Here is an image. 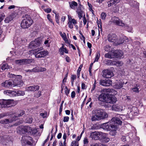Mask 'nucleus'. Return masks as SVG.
Listing matches in <instances>:
<instances>
[{
	"mask_svg": "<svg viewBox=\"0 0 146 146\" xmlns=\"http://www.w3.org/2000/svg\"><path fill=\"white\" fill-rule=\"evenodd\" d=\"M121 63V62H119L118 61H112L111 60V65H117L119 64H120Z\"/></svg>",
	"mask_w": 146,
	"mask_h": 146,
	"instance_id": "nucleus-43",
	"label": "nucleus"
},
{
	"mask_svg": "<svg viewBox=\"0 0 146 146\" xmlns=\"http://www.w3.org/2000/svg\"><path fill=\"white\" fill-rule=\"evenodd\" d=\"M120 0H111L107 2L108 7H110L113 5H115L120 1Z\"/></svg>",
	"mask_w": 146,
	"mask_h": 146,
	"instance_id": "nucleus-24",
	"label": "nucleus"
},
{
	"mask_svg": "<svg viewBox=\"0 0 146 146\" xmlns=\"http://www.w3.org/2000/svg\"><path fill=\"white\" fill-rule=\"evenodd\" d=\"M83 9V6L80 4L79 7H78L77 9L76 12H77L78 17L80 19L82 17V9Z\"/></svg>",
	"mask_w": 146,
	"mask_h": 146,
	"instance_id": "nucleus-21",
	"label": "nucleus"
},
{
	"mask_svg": "<svg viewBox=\"0 0 146 146\" xmlns=\"http://www.w3.org/2000/svg\"><path fill=\"white\" fill-rule=\"evenodd\" d=\"M108 96V94L102 93L99 96L98 100L102 102L107 103Z\"/></svg>",
	"mask_w": 146,
	"mask_h": 146,
	"instance_id": "nucleus-14",
	"label": "nucleus"
},
{
	"mask_svg": "<svg viewBox=\"0 0 146 146\" xmlns=\"http://www.w3.org/2000/svg\"><path fill=\"white\" fill-rule=\"evenodd\" d=\"M72 146H78V144L76 141H74L72 142Z\"/></svg>",
	"mask_w": 146,
	"mask_h": 146,
	"instance_id": "nucleus-61",
	"label": "nucleus"
},
{
	"mask_svg": "<svg viewBox=\"0 0 146 146\" xmlns=\"http://www.w3.org/2000/svg\"><path fill=\"white\" fill-rule=\"evenodd\" d=\"M117 128L116 129H114V128H111V130L110 132V134L112 136H114L116 134V129H117Z\"/></svg>",
	"mask_w": 146,
	"mask_h": 146,
	"instance_id": "nucleus-33",
	"label": "nucleus"
},
{
	"mask_svg": "<svg viewBox=\"0 0 146 146\" xmlns=\"http://www.w3.org/2000/svg\"><path fill=\"white\" fill-rule=\"evenodd\" d=\"M33 61L32 59H23V62L24 64H31Z\"/></svg>",
	"mask_w": 146,
	"mask_h": 146,
	"instance_id": "nucleus-34",
	"label": "nucleus"
},
{
	"mask_svg": "<svg viewBox=\"0 0 146 146\" xmlns=\"http://www.w3.org/2000/svg\"><path fill=\"white\" fill-rule=\"evenodd\" d=\"M124 38H121L119 40L117 39V42H116V44L119 45L123 43L124 41Z\"/></svg>",
	"mask_w": 146,
	"mask_h": 146,
	"instance_id": "nucleus-36",
	"label": "nucleus"
},
{
	"mask_svg": "<svg viewBox=\"0 0 146 146\" xmlns=\"http://www.w3.org/2000/svg\"><path fill=\"white\" fill-rule=\"evenodd\" d=\"M104 134L102 132H93L90 133V137L94 140H97L100 138V136L103 135Z\"/></svg>",
	"mask_w": 146,
	"mask_h": 146,
	"instance_id": "nucleus-7",
	"label": "nucleus"
},
{
	"mask_svg": "<svg viewBox=\"0 0 146 146\" xmlns=\"http://www.w3.org/2000/svg\"><path fill=\"white\" fill-rule=\"evenodd\" d=\"M1 86H3L7 88L14 87L13 82H11L9 80H6L5 82L2 83L1 84Z\"/></svg>",
	"mask_w": 146,
	"mask_h": 146,
	"instance_id": "nucleus-16",
	"label": "nucleus"
},
{
	"mask_svg": "<svg viewBox=\"0 0 146 146\" xmlns=\"http://www.w3.org/2000/svg\"><path fill=\"white\" fill-rule=\"evenodd\" d=\"M90 146H106V145L100 143H96L90 145Z\"/></svg>",
	"mask_w": 146,
	"mask_h": 146,
	"instance_id": "nucleus-49",
	"label": "nucleus"
},
{
	"mask_svg": "<svg viewBox=\"0 0 146 146\" xmlns=\"http://www.w3.org/2000/svg\"><path fill=\"white\" fill-rule=\"evenodd\" d=\"M99 83L103 86H109L111 85L112 81L109 80H101Z\"/></svg>",
	"mask_w": 146,
	"mask_h": 146,
	"instance_id": "nucleus-11",
	"label": "nucleus"
},
{
	"mask_svg": "<svg viewBox=\"0 0 146 146\" xmlns=\"http://www.w3.org/2000/svg\"><path fill=\"white\" fill-rule=\"evenodd\" d=\"M69 3L70 7L72 9H75L76 7L78 5L77 3L74 1H72L71 2H69Z\"/></svg>",
	"mask_w": 146,
	"mask_h": 146,
	"instance_id": "nucleus-26",
	"label": "nucleus"
},
{
	"mask_svg": "<svg viewBox=\"0 0 146 146\" xmlns=\"http://www.w3.org/2000/svg\"><path fill=\"white\" fill-rule=\"evenodd\" d=\"M100 56V53L99 52H97L96 55L95 60L94 62H97L98 59H99Z\"/></svg>",
	"mask_w": 146,
	"mask_h": 146,
	"instance_id": "nucleus-42",
	"label": "nucleus"
},
{
	"mask_svg": "<svg viewBox=\"0 0 146 146\" xmlns=\"http://www.w3.org/2000/svg\"><path fill=\"white\" fill-rule=\"evenodd\" d=\"M112 109L115 111H121L124 110V107L117 105H114L113 106Z\"/></svg>",
	"mask_w": 146,
	"mask_h": 146,
	"instance_id": "nucleus-20",
	"label": "nucleus"
},
{
	"mask_svg": "<svg viewBox=\"0 0 146 146\" xmlns=\"http://www.w3.org/2000/svg\"><path fill=\"white\" fill-rule=\"evenodd\" d=\"M117 101V99L115 96L111 95L108 96L107 103L113 104L115 103Z\"/></svg>",
	"mask_w": 146,
	"mask_h": 146,
	"instance_id": "nucleus-15",
	"label": "nucleus"
},
{
	"mask_svg": "<svg viewBox=\"0 0 146 146\" xmlns=\"http://www.w3.org/2000/svg\"><path fill=\"white\" fill-rule=\"evenodd\" d=\"M88 141L87 138H85L84 140V145H86L88 143Z\"/></svg>",
	"mask_w": 146,
	"mask_h": 146,
	"instance_id": "nucleus-62",
	"label": "nucleus"
},
{
	"mask_svg": "<svg viewBox=\"0 0 146 146\" xmlns=\"http://www.w3.org/2000/svg\"><path fill=\"white\" fill-rule=\"evenodd\" d=\"M113 76V72L110 70L106 69L103 71V76L106 78H110Z\"/></svg>",
	"mask_w": 146,
	"mask_h": 146,
	"instance_id": "nucleus-8",
	"label": "nucleus"
},
{
	"mask_svg": "<svg viewBox=\"0 0 146 146\" xmlns=\"http://www.w3.org/2000/svg\"><path fill=\"white\" fill-rule=\"evenodd\" d=\"M13 119H5L4 120L0 121V123L1 124H8L13 121Z\"/></svg>",
	"mask_w": 146,
	"mask_h": 146,
	"instance_id": "nucleus-29",
	"label": "nucleus"
},
{
	"mask_svg": "<svg viewBox=\"0 0 146 146\" xmlns=\"http://www.w3.org/2000/svg\"><path fill=\"white\" fill-rule=\"evenodd\" d=\"M44 11L45 12H46L47 13H48L51 12L52 10L51 9L47 8L46 9H44Z\"/></svg>",
	"mask_w": 146,
	"mask_h": 146,
	"instance_id": "nucleus-63",
	"label": "nucleus"
},
{
	"mask_svg": "<svg viewBox=\"0 0 146 146\" xmlns=\"http://www.w3.org/2000/svg\"><path fill=\"white\" fill-rule=\"evenodd\" d=\"M110 22L113 23L115 25L123 27L125 26L124 23L119 18L115 17H112L111 21Z\"/></svg>",
	"mask_w": 146,
	"mask_h": 146,
	"instance_id": "nucleus-6",
	"label": "nucleus"
},
{
	"mask_svg": "<svg viewBox=\"0 0 146 146\" xmlns=\"http://www.w3.org/2000/svg\"><path fill=\"white\" fill-rule=\"evenodd\" d=\"M51 16L49 14H48L47 15V18L52 23L53 25H54V23L52 22V20L50 19Z\"/></svg>",
	"mask_w": 146,
	"mask_h": 146,
	"instance_id": "nucleus-59",
	"label": "nucleus"
},
{
	"mask_svg": "<svg viewBox=\"0 0 146 146\" xmlns=\"http://www.w3.org/2000/svg\"><path fill=\"white\" fill-rule=\"evenodd\" d=\"M7 77L10 78H15V79L16 78H22V76L20 75H16L12 74H11L10 73L7 74Z\"/></svg>",
	"mask_w": 146,
	"mask_h": 146,
	"instance_id": "nucleus-30",
	"label": "nucleus"
},
{
	"mask_svg": "<svg viewBox=\"0 0 146 146\" xmlns=\"http://www.w3.org/2000/svg\"><path fill=\"white\" fill-rule=\"evenodd\" d=\"M17 96H23L25 94L24 92L21 91H16Z\"/></svg>",
	"mask_w": 146,
	"mask_h": 146,
	"instance_id": "nucleus-39",
	"label": "nucleus"
},
{
	"mask_svg": "<svg viewBox=\"0 0 146 146\" xmlns=\"http://www.w3.org/2000/svg\"><path fill=\"white\" fill-rule=\"evenodd\" d=\"M108 39L109 41L111 42L115 43L117 42V36L114 34H110L108 35Z\"/></svg>",
	"mask_w": 146,
	"mask_h": 146,
	"instance_id": "nucleus-12",
	"label": "nucleus"
},
{
	"mask_svg": "<svg viewBox=\"0 0 146 146\" xmlns=\"http://www.w3.org/2000/svg\"><path fill=\"white\" fill-rule=\"evenodd\" d=\"M130 5L132 6H134L137 7L139 5V3L133 0H131L130 1Z\"/></svg>",
	"mask_w": 146,
	"mask_h": 146,
	"instance_id": "nucleus-31",
	"label": "nucleus"
},
{
	"mask_svg": "<svg viewBox=\"0 0 146 146\" xmlns=\"http://www.w3.org/2000/svg\"><path fill=\"white\" fill-rule=\"evenodd\" d=\"M41 43V39L39 38H37L30 42L29 44V47L31 48H36L40 46Z\"/></svg>",
	"mask_w": 146,
	"mask_h": 146,
	"instance_id": "nucleus-4",
	"label": "nucleus"
},
{
	"mask_svg": "<svg viewBox=\"0 0 146 146\" xmlns=\"http://www.w3.org/2000/svg\"><path fill=\"white\" fill-rule=\"evenodd\" d=\"M21 23V26L23 29L27 28L30 27L33 23V21L30 16L26 15Z\"/></svg>",
	"mask_w": 146,
	"mask_h": 146,
	"instance_id": "nucleus-1",
	"label": "nucleus"
},
{
	"mask_svg": "<svg viewBox=\"0 0 146 146\" xmlns=\"http://www.w3.org/2000/svg\"><path fill=\"white\" fill-rule=\"evenodd\" d=\"M22 78H16L13 81L14 87L15 86L20 87L23 86V83L21 79Z\"/></svg>",
	"mask_w": 146,
	"mask_h": 146,
	"instance_id": "nucleus-9",
	"label": "nucleus"
},
{
	"mask_svg": "<svg viewBox=\"0 0 146 146\" xmlns=\"http://www.w3.org/2000/svg\"><path fill=\"white\" fill-rule=\"evenodd\" d=\"M132 90L133 92L136 93H139V88H138V86L135 87L133 88H132Z\"/></svg>",
	"mask_w": 146,
	"mask_h": 146,
	"instance_id": "nucleus-47",
	"label": "nucleus"
},
{
	"mask_svg": "<svg viewBox=\"0 0 146 146\" xmlns=\"http://www.w3.org/2000/svg\"><path fill=\"white\" fill-rule=\"evenodd\" d=\"M11 67L7 64H3L2 66V69L3 70L10 69Z\"/></svg>",
	"mask_w": 146,
	"mask_h": 146,
	"instance_id": "nucleus-35",
	"label": "nucleus"
},
{
	"mask_svg": "<svg viewBox=\"0 0 146 146\" xmlns=\"http://www.w3.org/2000/svg\"><path fill=\"white\" fill-rule=\"evenodd\" d=\"M26 122L28 123H31L33 121V119L31 117H27L26 119Z\"/></svg>",
	"mask_w": 146,
	"mask_h": 146,
	"instance_id": "nucleus-44",
	"label": "nucleus"
},
{
	"mask_svg": "<svg viewBox=\"0 0 146 146\" xmlns=\"http://www.w3.org/2000/svg\"><path fill=\"white\" fill-rule=\"evenodd\" d=\"M113 52H111V54L110 53H107L105 54V57L106 58H113Z\"/></svg>",
	"mask_w": 146,
	"mask_h": 146,
	"instance_id": "nucleus-37",
	"label": "nucleus"
},
{
	"mask_svg": "<svg viewBox=\"0 0 146 146\" xmlns=\"http://www.w3.org/2000/svg\"><path fill=\"white\" fill-rule=\"evenodd\" d=\"M33 87V91L38 90L39 89V86L38 85H34Z\"/></svg>",
	"mask_w": 146,
	"mask_h": 146,
	"instance_id": "nucleus-50",
	"label": "nucleus"
},
{
	"mask_svg": "<svg viewBox=\"0 0 146 146\" xmlns=\"http://www.w3.org/2000/svg\"><path fill=\"white\" fill-rule=\"evenodd\" d=\"M72 23H73L74 25L77 23V22L74 19H72L70 21Z\"/></svg>",
	"mask_w": 146,
	"mask_h": 146,
	"instance_id": "nucleus-60",
	"label": "nucleus"
},
{
	"mask_svg": "<svg viewBox=\"0 0 146 146\" xmlns=\"http://www.w3.org/2000/svg\"><path fill=\"white\" fill-rule=\"evenodd\" d=\"M111 122L112 124L117 126V124L121 125L122 122L121 121L120 118L117 117H115L111 119Z\"/></svg>",
	"mask_w": 146,
	"mask_h": 146,
	"instance_id": "nucleus-13",
	"label": "nucleus"
},
{
	"mask_svg": "<svg viewBox=\"0 0 146 146\" xmlns=\"http://www.w3.org/2000/svg\"><path fill=\"white\" fill-rule=\"evenodd\" d=\"M106 15L105 13H102L101 14V18L102 19L104 20L106 17Z\"/></svg>",
	"mask_w": 146,
	"mask_h": 146,
	"instance_id": "nucleus-51",
	"label": "nucleus"
},
{
	"mask_svg": "<svg viewBox=\"0 0 146 146\" xmlns=\"http://www.w3.org/2000/svg\"><path fill=\"white\" fill-rule=\"evenodd\" d=\"M4 94H6L7 95H9L11 96H17L16 91H11L7 90V91H4Z\"/></svg>",
	"mask_w": 146,
	"mask_h": 146,
	"instance_id": "nucleus-23",
	"label": "nucleus"
},
{
	"mask_svg": "<svg viewBox=\"0 0 146 146\" xmlns=\"http://www.w3.org/2000/svg\"><path fill=\"white\" fill-rule=\"evenodd\" d=\"M13 100H0V106L1 108H8L12 106Z\"/></svg>",
	"mask_w": 146,
	"mask_h": 146,
	"instance_id": "nucleus-2",
	"label": "nucleus"
},
{
	"mask_svg": "<svg viewBox=\"0 0 146 146\" xmlns=\"http://www.w3.org/2000/svg\"><path fill=\"white\" fill-rule=\"evenodd\" d=\"M95 112V114L93 115L91 117V120L92 121L100 120L98 110H96Z\"/></svg>",
	"mask_w": 146,
	"mask_h": 146,
	"instance_id": "nucleus-22",
	"label": "nucleus"
},
{
	"mask_svg": "<svg viewBox=\"0 0 146 146\" xmlns=\"http://www.w3.org/2000/svg\"><path fill=\"white\" fill-rule=\"evenodd\" d=\"M32 70H32V71L33 72H37L40 71V70H39V68L38 67L34 68Z\"/></svg>",
	"mask_w": 146,
	"mask_h": 146,
	"instance_id": "nucleus-52",
	"label": "nucleus"
},
{
	"mask_svg": "<svg viewBox=\"0 0 146 146\" xmlns=\"http://www.w3.org/2000/svg\"><path fill=\"white\" fill-rule=\"evenodd\" d=\"M21 131H23L24 133L27 132L31 130L30 127L28 126H21L20 127Z\"/></svg>",
	"mask_w": 146,
	"mask_h": 146,
	"instance_id": "nucleus-27",
	"label": "nucleus"
},
{
	"mask_svg": "<svg viewBox=\"0 0 146 146\" xmlns=\"http://www.w3.org/2000/svg\"><path fill=\"white\" fill-rule=\"evenodd\" d=\"M42 49L43 48L42 47H40L39 48V49H38L35 50H32L31 51H32L33 53L35 54V56L36 58H41L43 57L40 52H38L40 50H42Z\"/></svg>",
	"mask_w": 146,
	"mask_h": 146,
	"instance_id": "nucleus-18",
	"label": "nucleus"
},
{
	"mask_svg": "<svg viewBox=\"0 0 146 146\" xmlns=\"http://www.w3.org/2000/svg\"><path fill=\"white\" fill-rule=\"evenodd\" d=\"M124 83L121 82H120L119 83L116 84L114 86V88L116 89H120L123 86Z\"/></svg>",
	"mask_w": 146,
	"mask_h": 146,
	"instance_id": "nucleus-32",
	"label": "nucleus"
},
{
	"mask_svg": "<svg viewBox=\"0 0 146 146\" xmlns=\"http://www.w3.org/2000/svg\"><path fill=\"white\" fill-rule=\"evenodd\" d=\"M41 91H39L38 92L35 93L34 96L35 97L38 98L40 97L41 96Z\"/></svg>",
	"mask_w": 146,
	"mask_h": 146,
	"instance_id": "nucleus-45",
	"label": "nucleus"
},
{
	"mask_svg": "<svg viewBox=\"0 0 146 146\" xmlns=\"http://www.w3.org/2000/svg\"><path fill=\"white\" fill-rule=\"evenodd\" d=\"M127 108V115L129 117L132 118L133 116L135 115L136 113H137V108L132 106H128Z\"/></svg>",
	"mask_w": 146,
	"mask_h": 146,
	"instance_id": "nucleus-3",
	"label": "nucleus"
},
{
	"mask_svg": "<svg viewBox=\"0 0 146 146\" xmlns=\"http://www.w3.org/2000/svg\"><path fill=\"white\" fill-rule=\"evenodd\" d=\"M65 92L67 96L69 93L70 90H68L67 86H66L65 88Z\"/></svg>",
	"mask_w": 146,
	"mask_h": 146,
	"instance_id": "nucleus-55",
	"label": "nucleus"
},
{
	"mask_svg": "<svg viewBox=\"0 0 146 146\" xmlns=\"http://www.w3.org/2000/svg\"><path fill=\"white\" fill-rule=\"evenodd\" d=\"M6 138V137L4 136L2 137H0V143H2L3 144L4 141H6L5 139Z\"/></svg>",
	"mask_w": 146,
	"mask_h": 146,
	"instance_id": "nucleus-46",
	"label": "nucleus"
},
{
	"mask_svg": "<svg viewBox=\"0 0 146 146\" xmlns=\"http://www.w3.org/2000/svg\"><path fill=\"white\" fill-rule=\"evenodd\" d=\"M60 34L61 36L63 38L65 42H68V40L67 39V38H66L65 33H63L62 34V32H60Z\"/></svg>",
	"mask_w": 146,
	"mask_h": 146,
	"instance_id": "nucleus-38",
	"label": "nucleus"
},
{
	"mask_svg": "<svg viewBox=\"0 0 146 146\" xmlns=\"http://www.w3.org/2000/svg\"><path fill=\"white\" fill-rule=\"evenodd\" d=\"M21 141L23 146H35L31 142L26 139L25 137H22Z\"/></svg>",
	"mask_w": 146,
	"mask_h": 146,
	"instance_id": "nucleus-10",
	"label": "nucleus"
},
{
	"mask_svg": "<svg viewBox=\"0 0 146 146\" xmlns=\"http://www.w3.org/2000/svg\"><path fill=\"white\" fill-rule=\"evenodd\" d=\"M111 46L109 45H107L104 47V49L105 51L109 52L110 51Z\"/></svg>",
	"mask_w": 146,
	"mask_h": 146,
	"instance_id": "nucleus-48",
	"label": "nucleus"
},
{
	"mask_svg": "<svg viewBox=\"0 0 146 146\" xmlns=\"http://www.w3.org/2000/svg\"><path fill=\"white\" fill-rule=\"evenodd\" d=\"M8 115V113H3L0 114V118H3L4 117L7 116Z\"/></svg>",
	"mask_w": 146,
	"mask_h": 146,
	"instance_id": "nucleus-53",
	"label": "nucleus"
},
{
	"mask_svg": "<svg viewBox=\"0 0 146 146\" xmlns=\"http://www.w3.org/2000/svg\"><path fill=\"white\" fill-rule=\"evenodd\" d=\"M14 18V15L12 14L7 17L5 20L4 21L6 23H9L13 20Z\"/></svg>",
	"mask_w": 146,
	"mask_h": 146,
	"instance_id": "nucleus-25",
	"label": "nucleus"
},
{
	"mask_svg": "<svg viewBox=\"0 0 146 146\" xmlns=\"http://www.w3.org/2000/svg\"><path fill=\"white\" fill-rule=\"evenodd\" d=\"M103 128L108 131L111 130V128L116 129L117 127V126L112 124L111 122H108L103 123L102 125Z\"/></svg>",
	"mask_w": 146,
	"mask_h": 146,
	"instance_id": "nucleus-5",
	"label": "nucleus"
},
{
	"mask_svg": "<svg viewBox=\"0 0 146 146\" xmlns=\"http://www.w3.org/2000/svg\"><path fill=\"white\" fill-rule=\"evenodd\" d=\"M62 46L59 49V52L61 55H63L64 52L66 53H68V50L66 48H64V46L62 44Z\"/></svg>",
	"mask_w": 146,
	"mask_h": 146,
	"instance_id": "nucleus-28",
	"label": "nucleus"
},
{
	"mask_svg": "<svg viewBox=\"0 0 146 146\" xmlns=\"http://www.w3.org/2000/svg\"><path fill=\"white\" fill-rule=\"evenodd\" d=\"M33 86H30L29 87H28L27 88V89L28 91H33Z\"/></svg>",
	"mask_w": 146,
	"mask_h": 146,
	"instance_id": "nucleus-58",
	"label": "nucleus"
},
{
	"mask_svg": "<svg viewBox=\"0 0 146 146\" xmlns=\"http://www.w3.org/2000/svg\"><path fill=\"white\" fill-rule=\"evenodd\" d=\"M40 52L43 57L45 56L48 54V52L47 51L44 50L43 51Z\"/></svg>",
	"mask_w": 146,
	"mask_h": 146,
	"instance_id": "nucleus-41",
	"label": "nucleus"
},
{
	"mask_svg": "<svg viewBox=\"0 0 146 146\" xmlns=\"http://www.w3.org/2000/svg\"><path fill=\"white\" fill-rule=\"evenodd\" d=\"M72 23L70 21L68 22V27L71 29H72L73 28V26Z\"/></svg>",
	"mask_w": 146,
	"mask_h": 146,
	"instance_id": "nucleus-64",
	"label": "nucleus"
},
{
	"mask_svg": "<svg viewBox=\"0 0 146 146\" xmlns=\"http://www.w3.org/2000/svg\"><path fill=\"white\" fill-rule=\"evenodd\" d=\"M15 62L16 64L20 65H23V59L16 60H15Z\"/></svg>",
	"mask_w": 146,
	"mask_h": 146,
	"instance_id": "nucleus-40",
	"label": "nucleus"
},
{
	"mask_svg": "<svg viewBox=\"0 0 146 146\" xmlns=\"http://www.w3.org/2000/svg\"><path fill=\"white\" fill-rule=\"evenodd\" d=\"M98 111L100 120L107 118L108 117V115L107 113L101 111L100 110H98Z\"/></svg>",
	"mask_w": 146,
	"mask_h": 146,
	"instance_id": "nucleus-19",
	"label": "nucleus"
},
{
	"mask_svg": "<svg viewBox=\"0 0 146 146\" xmlns=\"http://www.w3.org/2000/svg\"><path fill=\"white\" fill-rule=\"evenodd\" d=\"M76 78V76L75 75L72 74L71 76V81H74V80H75Z\"/></svg>",
	"mask_w": 146,
	"mask_h": 146,
	"instance_id": "nucleus-57",
	"label": "nucleus"
},
{
	"mask_svg": "<svg viewBox=\"0 0 146 146\" xmlns=\"http://www.w3.org/2000/svg\"><path fill=\"white\" fill-rule=\"evenodd\" d=\"M69 118L68 116H64V117L63 121L64 122H68L69 120Z\"/></svg>",
	"mask_w": 146,
	"mask_h": 146,
	"instance_id": "nucleus-54",
	"label": "nucleus"
},
{
	"mask_svg": "<svg viewBox=\"0 0 146 146\" xmlns=\"http://www.w3.org/2000/svg\"><path fill=\"white\" fill-rule=\"evenodd\" d=\"M32 133L33 135H35L37 132V130L36 129H33L31 130Z\"/></svg>",
	"mask_w": 146,
	"mask_h": 146,
	"instance_id": "nucleus-56",
	"label": "nucleus"
},
{
	"mask_svg": "<svg viewBox=\"0 0 146 146\" xmlns=\"http://www.w3.org/2000/svg\"><path fill=\"white\" fill-rule=\"evenodd\" d=\"M113 57L116 58H120L123 55L122 51L120 50H116L113 52Z\"/></svg>",
	"mask_w": 146,
	"mask_h": 146,
	"instance_id": "nucleus-17",
	"label": "nucleus"
}]
</instances>
